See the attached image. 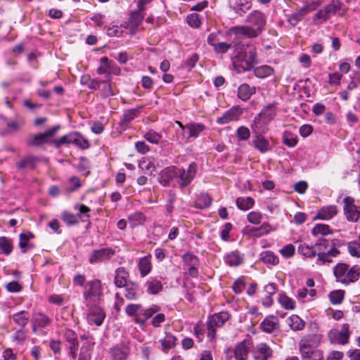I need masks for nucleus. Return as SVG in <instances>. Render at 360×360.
<instances>
[{
    "label": "nucleus",
    "mask_w": 360,
    "mask_h": 360,
    "mask_svg": "<svg viewBox=\"0 0 360 360\" xmlns=\"http://www.w3.org/2000/svg\"><path fill=\"white\" fill-rule=\"evenodd\" d=\"M245 22L246 25L231 27L229 33L236 35V37L243 36L248 38H255L264 30L266 17L263 12L253 10L246 16Z\"/></svg>",
    "instance_id": "f257e3e1"
},
{
    "label": "nucleus",
    "mask_w": 360,
    "mask_h": 360,
    "mask_svg": "<svg viewBox=\"0 0 360 360\" xmlns=\"http://www.w3.org/2000/svg\"><path fill=\"white\" fill-rule=\"evenodd\" d=\"M233 63L238 71H250L257 63L256 49L253 46L243 43L237 38L233 41Z\"/></svg>",
    "instance_id": "f03ea898"
},
{
    "label": "nucleus",
    "mask_w": 360,
    "mask_h": 360,
    "mask_svg": "<svg viewBox=\"0 0 360 360\" xmlns=\"http://www.w3.org/2000/svg\"><path fill=\"white\" fill-rule=\"evenodd\" d=\"M333 273L338 282L347 285L359 280L360 268L357 265L349 268L348 264L339 263L334 267Z\"/></svg>",
    "instance_id": "7ed1b4c3"
},
{
    "label": "nucleus",
    "mask_w": 360,
    "mask_h": 360,
    "mask_svg": "<svg viewBox=\"0 0 360 360\" xmlns=\"http://www.w3.org/2000/svg\"><path fill=\"white\" fill-rule=\"evenodd\" d=\"M229 319V314L226 311H221L209 317L207 322V337L214 339L216 336V328L224 326Z\"/></svg>",
    "instance_id": "20e7f679"
},
{
    "label": "nucleus",
    "mask_w": 360,
    "mask_h": 360,
    "mask_svg": "<svg viewBox=\"0 0 360 360\" xmlns=\"http://www.w3.org/2000/svg\"><path fill=\"white\" fill-rule=\"evenodd\" d=\"M60 128V125H56L43 133L34 135L28 140V144L33 146H40L44 143L51 145V138L57 133Z\"/></svg>",
    "instance_id": "39448f33"
},
{
    "label": "nucleus",
    "mask_w": 360,
    "mask_h": 360,
    "mask_svg": "<svg viewBox=\"0 0 360 360\" xmlns=\"http://www.w3.org/2000/svg\"><path fill=\"white\" fill-rule=\"evenodd\" d=\"M343 211L347 221L356 222L360 218V207L355 205L354 198L346 196L343 199Z\"/></svg>",
    "instance_id": "423d86ee"
},
{
    "label": "nucleus",
    "mask_w": 360,
    "mask_h": 360,
    "mask_svg": "<svg viewBox=\"0 0 360 360\" xmlns=\"http://www.w3.org/2000/svg\"><path fill=\"white\" fill-rule=\"evenodd\" d=\"M176 123L181 127V140L189 139L190 138H196L199 134L205 129V126L203 124L191 122L184 126L180 122L177 121Z\"/></svg>",
    "instance_id": "0eeeda50"
},
{
    "label": "nucleus",
    "mask_w": 360,
    "mask_h": 360,
    "mask_svg": "<svg viewBox=\"0 0 360 360\" xmlns=\"http://www.w3.org/2000/svg\"><path fill=\"white\" fill-rule=\"evenodd\" d=\"M103 295L101 282L98 279H94L88 282L86 289L84 292V297L86 301L100 300Z\"/></svg>",
    "instance_id": "6e6552de"
},
{
    "label": "nucleus",
    "mask_w": 360,
    "mask_h": 360,
    "mask_svg": "<svg viewBox=\"0 0 360 360\" xmlns=\"http://www.w3.org/2000/svg\"><path fill=\"white\" fill-rule=\"evenodd\" d=\"M197 165L195 162L189 165L187 170L183 168H178L179 184L181 188L189 185L196 175Z\"/></svg>",
    "instance_id": "1a4fd4ad"
},
{
    "label": "nucleus",
    "mask_w": 360,
    "mask_h": 360,
    "mask_svg": "<svg viewBox=\"0 0 360 360\" xmlns=\"http://www.w3.org/2000/svg\"><path fill=\"white\" fill-rule=\"evenodd\" d=\"M115 255V250L110 248H103L99 250H94L91 252L89 262L90 264H96L108 260Z\"/></svg>",
    "instance_id": "9d476101"
},
{
    "label": "nucleus",
    "mask_w": 360,
    "mask_h": 360,
    "mask_svg": "<svg viewBox=\"0 0 360 360\" xmlns=\"http://www.w3.org/2000/svg\"><path fill=\"white\" fill-rule=\"evenodd\" d=\"M40 162L39 157L28 155L23 156L15 163V167L18 171L27 172L34 170L36 165Z\"/></svg>",
    "instance_id": "9b49d317"
},
{
    "label": "nucleus",
    "mask_w": 360,
    "mask_h": 360,
    "mask_svg": "<svg viewBox=\"0 0 360 360\" xmlns=\"http://www.w3.org/2000/svg\"><path fill=\"white\" fill-rule=\"evenodd\" d=\"M182 259L187 266L189 275L193 277L197 276L198 274V267L200 264L198 257L193 253L187 252L182 256Z\"/></svg>",
    "instance_id": "f8f14e48"
},
{
    "label": "nucleus",
    "mask_w": 360,
    "mask_h": 360,
    "mask_svg": "<svg viewBox=\"0 0 360 360\" xmlns=\"http://www.w3.org/2000/svg\"><path fill=\"white\" fill-rule=\"evenodd\" d=\"M243 111L239 106H233L225 112L223 115L217 120L219 124H226L233 121H237L240 119Z\"/></svg>",
    "instance_id": "ddd939ff"
},
{
    "label": "nucleus",
    "mask_w": 360,
    "mask_h": 360,
    "mask_svg": "<svg viewBox=\"0 0 360 360\" xmlns=\"http://www.w3.org/2000/svg\"><path fill=\"white\" fill-rule=\"evenodd\" d=\"M64 337L69 344L68 349L70 350V354L72 359H75L77 357V351L79 347L77 335L74 330L67 329L64 333Z\"/></svg>",
    "instance_id": "4468645a"
},
{
    "label": "nucleus",
    "mask_w": 360,
    "mask_h": 360,
    "mask_svg": "<svg viewBox=\"0 0 360 360\" xmlns=\"http://www.w3.org/2000/svg\"><path fill=\"white\" fill-rule=\"evenodd\" d=\"M321 335L319 334H309L304 336L300 343V348H302L304 353L307 354V352H304L307 348H316L321 342Z\"/></svg>",
    "instance_id": "2eb2a0df"
},
{
    "label": "nucleus",
    "mask_w": 360,
    "mask_h": 360,
    "mask_svg": "<svg viewBox=\"0 0 360 360\" xmlns=\"http://www.w3.org/2000/svg\"><path fill=\"white\" fill-rule=\"evenodd\" d=\"M252 346V343L249 340H244L238 343L234 349V357L236 360H247L249 354V349Z\"/></svg>",
    "instance_id": "dca6fc26"
},
{
    "label": "nucleus",
    "mask_w": 360,
    "mask_h": 360,
    "mask_svg": "<svg viewBox=\"0 0 360 360\" xmlns=\"http://www.w3.org/2000/svg\"><path fill=\"white\" fill-rule=\"evenodd\" d=\"M105 317L103 309L98 306H94L89 310L87 319L90 324L94 323L99 326L103 323Z\"/></svg>",
    "instance_id": "f3484780"
},
{
    "label": "nucleus",
    "mask_w": 360,
    "mask_h": 360,
    "mask_svg": "<svg viewBox=\"0 0 360 360\" xmlns=\"http://www.w3.org/2000/svg\"><path fill=\"white\" fill-rule=\"evenodd\" d=\"M178 175V167H168L161 171L158 176V181L164 186H169L170 181Z\"/></svg>",
    "instance_id": "a211bd4d"
},
{
    "label": "nucleus",
    "mask_w": 360,
    "mask_h": 360,
    "mask_svg": "<svg viewBox=\"0 0 360 360\" xmlns=\"http://www.w3.org/2000/svg\"><path fill=\"white\" fill-rule=\"evenodd\" d=\"M272 356V350L265 343L258 345L253 350L255 360H267Z\"/></svg>",
    "instance_id": "6ab92c4d"
},
{
    "label": "nucleus",
    "mask_w": 360,
    "mask_h": 360,
    "mask_svg": "<svg viewBox=\"0 0 360 360\" xmlns=\"http://www.w3.org/2000/svg\"><path fill=\"white\" fill-rule=\"evenodd\" d=\"M253 146L261 153H265L271 149L270 143L263 135L257 134L252 141Z\"/></svg>",
    "instance_id": "aec40b11"
},
{
    "label": "nucleus",
    "mask_w": 360,
    "mask_h": 360,
    "mask_svg": "<svg viewBox=\"0 0 360 360\" xmlns=\"http://www.w3.org/2000/svg\"><path fill=\"white\" fill-rule=\"evenodd\" d=\"M110 353L114 360H125L130 353V349L125 345H116L110 349Z\"/></svg>",
    "instance_id": "412c9836"
},
{
    "label": "nucleus",
    "mask_w": 360,
    "mask_h": 360,
    "mask_svg": "<svg viewBox=\"0 0 360 360\" xmlns=\"http://www.w3.org/2000/svg\"><path fill=\"white\" fill-rule=\"evenodd\" d=\"M338 209L335 205H329L322 207L314 217V219L329 220L335 216Z\"/></svg>",
    "instance_id": "4be33fe9"
},
{
    "label": "nucleus",
    "mask_w": 360,
    "mask_h": 360,
    "mask_svg": "<svg viewBox=\"0 0 360 360\" xmlns=\"http://www.w3.org/2000/svg\"><path fill=\"white\" fill-rule=\"evenodd\" d=\"M256 93L255 86H250L248 84H242L238 88V98L243 101H247L251 96Z\"/></svg>",
    "instance_id": "5701e85b"
},
{
    "label": "nucleus",
    "mask_w": 360,
    "mask_h": 360,
    "mask_svg": "<svg viewBox=\"0 0 360 360\" xmlns=\"http://www.w3.org/2000/svg\"><path fill=\"white\" fill-rule=\"evenodd\" d=\"M114 283L117 288H124L130 281H127L128 272L124 267H119L115 271Z\"/></svg>",
    "instance_id": "b1692460"
},
{
    "label": "nucleus",
    "mask_w": 360,
    "mask_h": 360,
    "mask_svg": "<svg viewBox=\"0 0 360 360\" xmlns=\"http://www.w3.org/2000/svg\"><path fill=\"white\" fill-rule=\"evenodd\" d=\"M276 285L274 283H269L264 286V292H266V295L262 300V304L264 306L269 307L272 305V295L276 293Z\"/></svg>",
    "instance_id": "393cba45"
},
{
    "label": "nucleus",
    "mask_w": 360,
    "mask_h": 360,
    "mask_svg": "<svg viewBox=\"0 0 360 360\" xmlns=\"http://www.w3.org/2000/svg\"><path fill=\"white\" fill-rule=\"evenodd\" d=\"M251 6V0H234L233 9L236 13L242 16Z\"/></svg>",
    "instance_id": "a878e982"
},
{
    "label": "nucleus",
    "mask_w": 360,
    "mask_h": 360,
    "mask_svg": "<svg viewBox=\"0 0 360 360\" xmlns=\"http://www.w3.org/2000/svg\"><path fill=\"white\" fill-rule=\"evenodd\" d=\"M300 351L302 355V360H322L323 354L322 352L315 348H307L304 352H307V354H304L302 348H300Z\"/></svg>",
    "instance_id": "bb28decb"
},
{
    "label": "nucleus",
    "mask_w": 360,
    "mask_h": 360,
    "mask_svg": "<svg viewBox=\"0 0 360 360\" xmlns=\"http://www.w3.org/2000/svg\"><path fill=\"white\" fill-rule=\"evenodd\" d=\"M278 325V322L276 317L269 316L262 322L261 328L263 331L271 333L276 328Z\"/></svg>",
    "instance_id": "cd10ccee"
},
{
    "label": "nucleus",
    "mask_w": 360,
    "mask_h": 360,
    "mask_svg": "<svg viewBox=\"0 0 360 360\" xmlns=\"http://www.w3.org/2000/svg\"><path fill=\"white\" fill-rule=\"evenodd\" d=\"M336 339L338 343L345 345L348 342L349 338V325L344 323L340 331H335Z\"/></svg>",
    "instance_id": "c85d7f7f"
},
{
    "label": "nucleus",
    "mask_w": 360,
    "mask_h": 360,
    "mask_svg": "<svg viewBox=\"0 0 360 360\" xmlns=\"http://www.w3.org/2000/svg\"><path fill=\"white\" fill-rule=\"evenodd\" d=\"M12 318L15 324L20 328H25L28 323L30 315L27 311L22 310L13 314Z\"/></svg>",
    "instance_id": "c756f323"
},
{
    "label": "nucleus",
    "mask_w": 360,
    "mask_h": 360,
    "mask_svg": "<svg viewBox=\"0 0 360 360\" xmlns=\"http://www.w3.org/2000/svg\"><path fill=\"white\" fill-rule=\"evenodd\" d=\"M288 321L289 326L294 331L302 330L305 326V322L296 314L290 316Z\"/></svg>",
    "instance_id": "7c9ffc66"
},
{
    "label": "nucleus",
    "mask_w": 360,
    "mask_h": 360,
    "mask_svg": "<svg viewBox=\"0 0 360 360\" xmlns=\"http://www.w3.org/2000/svg\"><path fill=\"white\" fill-rule=\"evenodd\" d=\"M225 261L229 266H238L243 263L244 257L238 252H232L226 255Z\"/></svg>",
    "instance_id": "2f4dec72"
},
{
    "label": "nucleus",
    "mask_w": 360,
    "mask_h": 360,
    "mask_svg": "<svg viewBox=\"0 0 360 360\" xmlns=\"http://www.w3.org/2000/svg\"><path fill=\"white\" fill-rule=\"evenodd\" d=\"M124 296L129 300H136L139 297L138 285L133 282H129L124 287Z\"/></svg>",
    "instance_id": "473e14b6"
},
{
    "label": "nucleus",
    "mask_w": 360,
    "mask_h": 360,
    "mask_svg": "<svg viewBox=\"0 0 360 360\" xmlns=\"http://www.w3.org/2000/svg\"><path fill=\"white\" fill-rule=\"evenodd\" d=\"M212 198L207 193H200L195 200V207L198 209H206L210 206Z\"/></svg>",
    "instance_id": "72a5a7b5"
},
{
    "label": "nucleus",
    "mask_w": 360,
    "mask_h": 360,
    "mask_svg": "<svg viewBox=\"0 0 360 360\" xmlns=\"http://www.w3.org/2000/svg\"><path fill=\"white\" fill-rule=\"evenodd\" d=\"M260 259L266 264L276 265L279 263L278 257L271 250L262 252Z\"/></svg>",
    "instance_id": "f704fd0d"
},
{
    "label": "nucleus",
    "mask_w": 360,
    "mask_h": 360,
    "mask_svg": "<svg viewBox=\"0 0 360 360\" xmlns=\"http://www.w3.org/2000/svg\"><path fill=\"white\" fill-rule=\"evenodd\" d=\"M72 143L82 149H87L90 147V143L81 133L77 131L73 132V137L72 139Z\"/></svg>",
    "instance_id": "c9c22d12"
},
{
    "label": "nucleus",
    "mask_w": 360,
    "mask_h": 360,
    "mask_svg": "<svg viewBox=\"0 0 360 360\" xmlns=\"http://www.w3.org/2000/svg\"><path fill=\"white\" fill-rule=\"evenodd\" d=\"M274 72V68L269 65H264L254 68L255 76L260 79H264L271 76Z\"/></svg>",
    "instance_id": "e433bc0d"
},
{
    "label": "nucleus",
    "mask_w": 360,
    "mask_h": 360,
    "mask_svg": "<svg viewBox=\"0 0 360 360\" xmlns=\"http://www.w3.org/2000/svg\"><path fill=\"white\" fill-rule=\"evenodd\" d=\"M307 14L306 10L303 8H300L296 12H294L288 17V22L292 26H296L297 23L302 20L304 15Z\"/></svg>",
    "instance_id": "4c0bfd02"
},
{
    "label": "nucleus",
    "mask_w": 360,
    "mask_h": 360,
    "mask_svg": "<svg viewBox=\"0 0 360 360\" xmlns=\"http://www.w3.org/2000/svg\"><path fill=\"white\" fill-rule=\"evenodd\" d=\"M139 113V109L131 108L124 111L123 117L120 122V124L124 127H127L128 124L132 121Z\"/></svg>",
    "instance_id": "58836bf2"
},
{
    "label": "nucleus",
    "mask_w": 360,
    "mask_h": 360,
    "mask_svg": "<svg viewBox=\"0 0 360 360\" xmlns=\"http://www.w3.org/2000/svg\"><path fill=\"white\" fill-rule=\"evenodd\" d=\"M236 202L238 209L241 210H248L252 207L255 204V200L251 197H239L236 199Z\"/></svg>",
    "instance_id": "ea45409f"
},
{
    "label": "nucleus",
    "mask_w": 360,
    "mask_h": 360,
    "mask_svg": "<svg viewBox=\"0 0 360 360\" xmlns=\"http://www.w3.org/2000/svg\"><path fill=\"white\" fill-rule=\"evenodd\" d=\"M145 220L144 214L139 212L132 213L128 217L129 223L132 228L143 224Z\"/></svg>",
    "instance_id": "a19ab883"
},
{
    "label": "nucleus",
    "mask_w": 360,
    "mask_h": 360,
    "mask_svg": "<svg viewBox=\"0 0 360 360\" xmlns=\"http://www.w3.org/2000/svg\"><path fill=\"white\" fill-rule=\"evenodd\" d=\"M299 254L308 258H313L316 255L317 250L314 246H309L306 244H301L297 249Z\"/></svg>",
    "instance_id": "79ce46f5"
},
{
    "label": "nucleus",
    "mask_w": 360,
    "mask_h": 360,
    "mask_svg": "<svg viewBox=\"0 0 360 360\" xmlns=\"http://www.w3.org/2000/svg\"><path fill=\"white\" fill-rule=\"evenodd\" d=\"M146 284L148 286V292L152 295L158 294L162 289V283L158 279L150 278L147 281Z\"/></svg>",
    "instance_id": "37998d69"
},
{
    "label": "nucleus",
    "mask_w": 360,
    "mask_h": 360,
    "mask_svg": "<svg viewBox=\"0 0 360 360\" xmlns=\"http://www.w3.org/2000/svg\"><path fill=\"white\" fill-rule=\"evenodd\" d=\"M139 268L142 277L148 275L151 270V263L148 257H143L140 259Z\"/></svg>",
    "instance_id": "c03bdc74"
},
{
    "label": "nucleus",
    "mask_w": 360,
    "mask_h": 360,
    "mask_svg": "<svg viewBox=\"0 0 360 360\" xmlns=\"http://www.w3.org/2000/svg\"><path fill=\"white\" fill-rule=\"evenodd\" d=\"M0 250L2 251V252L6 255H8L11 253L13 250V243L11 239L6 237V236H1L0 237Z\"/></svg>",
    "instance_id": "a18cd8bd"
},
{
    "label": "nucleus",
    "mask_w": 360,
    "mask_h": 360,
    "mask_svg": "<svg viewBox=\"0 0 360 360\" xmlns=\"http://www.w3.org/2000/svg\"><path fill=\"white\" fill-rule=\"evenodd\" d=\"M110 77L106 78L105 80H103L101 82V85H102L101 95L103 98H106L115 94L110 83Z\"/></svg>",
    "instance_id": "49530a36"
},
{
    "label": "nucleus",
    "mask_w": 360,
    "mask_h": 360,
    "mask_svg": "<svg viewBox=\"0 0 360 360\" xmlns=\"http://www.w3.org/2000/svg\"><path fill=\"white\" fill-rule=\"evenodd\" d=\"M278 302L283 308L288 310L294 309L295 307V302L285 293L279 295Z\"/></svg>",
    "instance_id": "de8ad7c7"
},
{
    "label": "nucleus",
    "mask_w": 360,
    "mask_h": 360,
    "mask_svg": "<svg viewBox=\"0 0 360 360\" xmlns=\"http://www.w3.org/2000/svg\"><path fill=\"white\" fill-rule=\"evenodd\" d=\"M101 66L97 69V73L99 75L106 74L107 78L110 77V61L108 57L103 56L100 59Z\"/></svg>",
    "instance_id": "09e8293b"
},
{
    "label": "nucleus",
    "mask_w": 360,
    "mask_h": 360,
    "mask_svg": "<svg viewBox=\"0 0 360 360\" xmlns=\"http://www.w3.org/2000/svg\"><path fill=\"white\" fill-rule=\"evenodd\" d=\"M311 233L316 236L319 234H321L323 236H326L328 234H332L333 231L330 229V226L327 224H318L315 225L313 228Z\"/></svg>",
    "instance_id": "8fccbe9b"
},
{
    "label": "nucleus",
    "mask_w": 360,
    "mask_h": 360,
    "mask_svg": "<svg viewBox=\"0 0 360 360\" xmlns=\"http://www.w3.org/2000/svg\"><path fill=\"white\" fill-rule=\"evenodd\" d=\"M73 137V132L64 135L58 139L52 140L51 145L55 148H59L64 144L72 143V139Z\"/></svg>",
    "instance_id": "3c124183"
},
{
    "label": "nucleus",
    "mask_w": 360,
    "mask_h": 360,
    "mask_svg": "<svg viewBox=\"0 0 360 360\" xmlns=\"http://www.w3.org/2000/svg\"><path fill=\"white\" fill-rule=\"evenodd\" d=\"M298 142L297 136H293L290 131H285L283 135V143L285 146L292 148L295 147Z\"/></svg>",
    "instance_id": "603ef678"
},
{
    "label": "nucleus",
    "mask_w": 360,
    "mask_h": 360,
    "mask_svg": "<svg viewBox=\"0 0 360 360\" xmlns=\"http://www.w3.org/2000/svg\"><path fill=\"white\" fill-rule=\"evenodd\" d=\"M269 232V230H265L264 232H260L259 228H255L248 226L243 230V233L250 237L259 238Z\"/></svg>",
    "instance_id": "864d4df0"
},
{
    "label": "nucleus",
    "mask_w": 360,
    "mask_h": 360,
    "mask_svg": "<svg viewBox=\"0 0 360 360\" xmlns=\"http://www.w3.org/2000/svg\"><path fill=\"white\" fill-rule=\"evenodd\" d=\"M34 321L38 327L43 328L51 323V319L44 314L37 313L35 314Z\"/></svg>",
    "instance_id": "5fc2aeb1"
},
{
    "label": "nucleus",
    "mask_w": 360,
    "mask_h": 360,
    "mask_svg": "<svg viewBox=\"0 0 360 360\" xmlns=\"http://www.w3.org/2000/svg\"><path fill=\"white\" fill-rule=\"evenodd\" d=\"M344 290H333L329 294V299L333 304H339L342 302L344 299Z\"/></svg>",
    "instance_id": "6e6d98bb"
},
{
    "label": "nucleus",
    "mask_w": 360,
    "mask_h": 360,
    "mask_svg": "<svg viewBox=\"0 0 360 360\" xmlns=\"http://www.w3.org/2000/svg\"><path fill=\"white\" fill-rule=\"evenodd\" d=\"M176 338L172 334H166L165 338L161 340V345L163 349L167 351L174 347Z\"/></svg>",
    "instance_id": "4d7b16f0"
},
{
    "label": "nucleus",
    "mask_w": 360,
    "mask_h": 360,
    "mask_svg": "<svg viewBox=\"0 0 360 360\" xmlns=\"http://www.w3.org/2000/svg\"><path fill=\"white\" fill-rule=\"evenodd\" d=\"M161 138L162 136L153 129H150L144 135V139L147 141L153 144H158L160 142Z\"/></svg>",
    "instance_id": "13d9d810"
},
{
    "label": "nucleus",
    "mask_w": 360,
    "mask_h": 360,
    "mask_svg": "<svg viewBox=\"0 0 360 360\" xmlns=\"http://www.w3.org/2000/svg\"><path fill=\"white\" fill-rule=\"evenodd\" d=\"M144 18V13L141 11H133L130 15V22L132 25L138 27L141 24Z\"/></svg>",
    "instance_id": "bf43d9fd"
},
{
    "label": "nucleus",
    "mask_w": 360,
    "mask_h": 360,
    "mask_svg": "<svg viewBox=\"0 0 360 360\" xmlns=\"http://www.w3.org/2000/svg\"><path fill=\"white\" fill-rule=\"evenodd\" d=\"M347 249L352 257H360V243L358 241H351L347 244Z\"/></svg>",
    "instance_id": "052dcab7"
},
{
    "label": "nucleus",
    "mask_w": 360,
    "mask_h": 360,
    "mask_svg": "<svg viewBox=\"0 0 360 360\" xmlns=\"http://www.w3.org/2000/svg\"><path fill=\"white\" fill-rule=\"evenodd\" d=\"M62 219L68 226L75 225L78 223L77 216L66 211L63 212Z\"/></svg>",
    "instance_id": "680f3d73"
},
{
    "label": "nucleus",
    "mask_w": 360,
    "mask_h": 360,
    "mask_svg": "<svg viewBox=\"0 0 360 360\" xmlns=\"http://www.w3.org/2000/svg\"><path fill=\"white\" fill-rule=\"evenodd\" d=\"M236 136L239 141H247L250 136V131L248 127L240 126L237 129Z\"/></svg>",
    "instance_id": "e2e57ef3"
},
{
    "label": "nucleus",
    "mask_w": 360,
    "mask_h": 360,
    "mask_svg": "<svg viewBox=\"0 0 360 360\" xmlns=\"http://www.w3.org/2000/svg\"><path fill=\"white\" fill-rule=\"evenodd\" d=\"M324 9L326 11L327 14L330 18L340 9V3L338 1H333L330 4L325 6Z\"/></svg>",
    "instance_id": "0e129e2a"
},
{
    "label": "nucleus",
    "mask_w": 360,
    "mask_h": 360,
    "mask_svg": "<svg viewBox=\"0 0 360 360\" xmlns=\"http://www.w3.org/2000/svg\"><path fill=\"white\" fill-rule=\"evenodd\" d=\"M295 251L294 245L292 244H288L280 250V253L285 258H290L295 255Z\"/></svg>",
    "instance_id": "69168bd1"
},
{
    "label": "nucleus",
    "mask_w": 360,
    "mask_h": 360,
    "mask_svg": "<svg viewBox=\"0 0 360 360\" xmlns=\"http://www.w3.org/2000/svg\"><path fill=\"white\" fill-rule=\"evenodd\" d=\"M187 22L188 24L192 27L197 28L200 27L201 22L199 16L196 13H192L187 17Z\"/></svg>",
    "instance_id": "338daca9"
},
{
    "label": "nucleus",
    "mask_w": 360,
    "mask_h": 360,
    "mask_svg": "<svg viewBox=\"0 0 360 360\" xmlns=\"http://www.w3.org/2000/svg\"><path fill=\"white\" fill-rule=\"evenodd\" d=\"M231 44L218 41L214 46V49L218 53H225L231 49Z\"/></svg>",
    "instance_id": "774afa93"
}]
</instances>
